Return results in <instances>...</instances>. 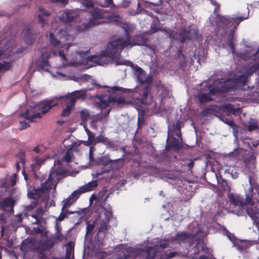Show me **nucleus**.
I'll list each match as a JSON object with an SVG mask.
<instances>
[{
	"label": "nucleus",
	"mask_w": 259,
	"mask_h": 259,
	"mask_svg": "<svg viewBox=\"0 0 259 259\" xmlns=\"http://www.w3.org/2000/svg\"><path fill=\"white\" fill-rule=\"evenodd\" d=\"M7 184V181L5 179H2L0 180V186L1 188L5 189L6 190V186Z\"/></svg>",
	"instance_id": "nucleus-64"
},
{
	"label": "nucleus",
	"mask_w": 259,
	"mask_h": 259,
	"mask_svg": "<svg viewBox=\"0 0 259 259\" xmlns=\"http://www.w3.org/2000/svg\"><path fill=\"white\" fill-rule=\"evenodd\" d=\"M217 86L218 88L219 95L226 94L231 90L235 89L234 83H232L230 79L226 80L223 84Z\"/></svg>",
	"instance_id": "nucleus-21"
},
{
	"label": "nucleus",
	"mask_w": 259,
	"mask_h": 259,
	"mask_svg": "<svg viewBox=\"0 0 259 259\" xmlns=\"http://www.w3.org/2000/svg\"><path fill=\"white\" fill-rule=\"evenodd\" d=\"M181 121H177L176 124H172L168 131V137L170 136V134L173 136L175 135L178 138H180L182 141V133L181 130Z\"/></svg>",
	"instance_id": "nucleus-19"
},
{
	"label": "nucleus",
	"mask_w": 259,
	"mask_h": 259,
	"mask_svg": "<svg viewBox=\"0 0 259 259\" xmlns=\"http://www.w3.org/2000/svg\"><path fill=\"white\" fill-rule=\"evenodd\" d=\"M58 54H59V56H60L61 57L62 60L65 61H67L66 57L64 53V50H62L61 49H60L58 51Z\"/></svg>",
	"instance_id": "nucleus-61"
},
{
	"label": "nucleus",
	"mask_w": 259,
	"mask_h": 259,
	"mask_svg": "<svg viewBox=\"0 0 259 259\" xmlns=\"http://www.w3.org/2000/svg\"><path fill=\"white\" fill-rule=\"evenodd\" d=\"M37 203V201L34 200L32 204L25 206V210L27 212L32 211L35 207Z\"/></svg>",
	"instance_id": "nucleus-52"
},
{
	"label": "nucleus",
	"mask_w": 259,
	"mask_h": 259,
	"mask_svg": "<svg viewBox=\"0 0 259 259\" xmlns=\"http://www.w3.org/2000/svg\"><path fill=\"white\" fill-rule=\"evenodd\" d=\"M190 29H187L185 27L181 28L180 32L178 34L175 31L169 30L168 37L175 40H179L181 42L184 43L187 39H190Z\"/></svg>",
	"instance_id": "nucleus-9"
},
{
	"label": "nucleus",
	"mask_w": 259,
	"mask_h": 259,
	"mask_svg": "<svg viewBox=\"0 0 259 259\" xmlns=\"http://www.w3.org/2000/svg\"><path fill=\"white\" fill-rule=\"evenodd\" d=\"M248 131L251 132L254 130L257 129V122L253 119H250L248 122Z\"/></svg>",
	"instance_id": "nucleus-36"
},
{
	"label": "nucleus",
	"mask_w": 259,
	"mask_h": 259,
	"mask_svg": "<svg viewBox=\"0 0 259 259\" xmlns=\"http://www.w3.org/2000/svg\"><path fill=\"white\" fill-rule=\"evenodd\" d=\"M156 87L158 92L160 93L161 101L168 95L169 92L168 89L163 84L161 83V81H158L156 83Z\"/></svg>",
	"instance_id": "nucleus-26"
},
{
	"label": "nucleus",
	"mask_w": 259,
	"mask_h": 259,
	"mask_svg": "<svg viewBox=\"0 0 259 259\" xmlns=\"http://www.w3.org/2000/svg\"><path fill=\"white\" fill-rule=\"evenodd\" d=\"M99 5L102 7H110L112 8H114L115 6L113 3V0H104V2H101L99 4Z\"/></svg>",
	"instance_id": "nucleus-42"
},
{
	"label": "nucleus",
	"mask_w": 259,
	"mask_h": 259,
	"mask_svg": "<svg viewBox=\"0 0 259 259\" xmlns=\"http://www.w3.org/2000/svg\"><path fill=\"white\" fill-rule=\"evenodd\" d=\"M87 227H86V235H89L91 234L93 231L95 227V223L94 222L93 223H90L89 222H87Z\"/></svg>",
	"instance_id": "nucleus-46"
},
{
	"label": "nucleus",
	"mask_w": 259,
	"mask_h": 259,
	"mask_svg": "<svg viewBox=\"0 0 259 259\" xmlns=\"http://www.w3.org/2000/svg\"><path fill=\"white\" fill-rule=\"evenodd\" d=\"M234 106L231 104H226L222 106V109L229 112H234Z\"/></svg>",
	"instance_id": "nucleus-51"
},
{
	"label": "nucleus",
	"mask_w": 259,
	"mask_h": 259,
	"mask_svg": "<svg viewBox=\"0 0 259 259\" xmlns=\"http://www.w3.org/2000/svg\"><path fill=\"white\" fill-rule=\"evenodd\" d=\"M35 212L37 214H33L32 217L35 219V222H34V223L36 224H39L40 223V221L37 216V214L39 215H42L44 213V210L42 208H38L35 210Z\"/></svg>",
	"instance_id": "nucleus-37"
},
{
	"label": "nucleus",
	"mask_w": 259,
	"mask_h": 259,
	"mask_svg": "<svg viewBox=\"0 0 259 259\" xmlns=\"http://www.w3.org/2000/svg\"><path fill=\"white\" fill-rule=\"evenodd\" d=\"M231 18H227L224 16H222L220 18V20L221 22H222L225 25L227 26L231 22Z\"/></svg>",
	"instance_id": "nucleus-54"
},
{
	"label": "nucleus",
	"mask_w": 259,
	"mask_h": 259,
	"mask_svg": "<svg viewBox=\"0 0 259 259\" xmlns=\"http://www.w3.org/2000/svg\"><path fill=\"white\" fill-rule=\"evenodd\" d=\"M98 186L97 181H92L80 187V190L83 193L94 190Z\"/></svg>",
	"instance_id": "nucleus-29"
},
{
	"label": "nucleus",
	"mask_w": 259,
	"mask_h": 259,
	"mask_svg": "<svg viewBox=\"0 0 259 259\" xmlns=\"http://www.w3.org/2000/svg\"><path fill=\"white\" fill-rule=\"evenodd\" d=\"M34 231L37 234H40L41 236H46L47 235V232L46 231H45L44 229L39 227L34 228Z\"/></svg>",
	"instance_id": "nucleus-55"
},
{
	"label": "nucleus",
	"mask_w": 259,
	"mask_h": 259,
	"mask_svg": "<svg viewBox=\"0 0 259 259\" xmlns=\"http://www.w3.org/2000/svg\"><path fill=\"white\" fill-rule=\"evenodd\" d=\"M259 70V64L256 63L255 64L251 66L248 68L244 73L243 74L248 77L251 76L253 73Z\"/></svg>",
	"instance_id": "nucleus-35"
},
{
	"label": "nucleus",
	"mask_w": 259,
	"mask_h": 259,
	"mask_svg": "<svg viewBox=\"0 0 259 259\" xmlns=\"http://www.w3.org/2000/svg\"><path fill=\"white\" fill-rule=\"evenodd\" d=\"M81 4L84 8L87 9L93 8L94 7V4L92 0H84L83 2H81Z\"/></svg>",
	"instance_id": "nucleus-49"
},
{
	"label": "nucleus",
	"mask_w": 259,
	"mask_h": 259,
	"mask_svg": "<svg viewBox=\"0 0 259 259\" xmlns=\"http://www.w3.org/2000/svg\"><path fill=\"white\" fill-rule=\"evenodd\" d=\"M236 39L235 37L233 32L230 33L228 36V40L227 41V45L231 49V52L233 54L235 53V41Z\"/></svg>",
	"instance_id": "nucleus-32"
},
{
	"label": "nucleus",
	"mask_w": 259,
	"mask_h": 259,
	"mask_svg": "<svg viewBox=\"0 0 259 259\" xmlns=\"http://www.w3.org/2000/svg\"><path fill=\"white\" fill-rule=\"evenodd\" d=\"M228 198L231 205L234 207H238L239 210L238 213L240 214L245 211V207H246V201L243 197L236 194L230 193L228 194Z\"/></svg>",
	"instance_id": "nucleus-8"
},
{
	"label": "nucleus",
	"mask_w": 259,
	"mask_h": 259,
	"mask_svg": "<svg viewBox=\"0 0 259 259\" xmlns=\"http://www.w3.org/2000/svg\"><path fill=\"white\" fill-rule=\"evenodd\" d=\"M109 142V139L103 136H99L96 138L95 143H103L104 144L108 143Z\"/></svg>",
	"instance_id": "nucleus-48"
},
{
	"label": "nucleus",
	"mask_w": 259,
	"mask_h": 259,
	"mask_svg": "<svg viewBox=\"0 0 259 259\" xmlns=\"http://www.w3.org/2000/svg\"><path fill=\"white\" fill-rule=\"evenodd\" d=\"M66 239L63 234L58 232L51 238L47 237L45 240H40L35 242L32 246V250L38 253L37 256L39 259H46V251L53 248L56 243L62 242Z\"/></svg>",
	"instance_id": "nucleus-3"
},
{
	"label": "nucleus",
	"mask_w": 259,
	"mask_h": 259,
	"mask_svg": "<svg viewBox=\"0 0 259 259\" xmlns=\"http://www.w3.org/2000/svg\"><path fill=\"white\" fill-rule=\"evenodd\" d=\"M113 20H115L109 10L96 8L91 13L89 23L92 25H95Z\"/></svg>",
	"instance_id": "nucleus-5"
},
{
	"label": "nucleus",
	"mask_w": 259,
	"mask_h": 259,
	"mask_svg": "<svg viewBox=\"0 0 259 259\" xmlns=\"http://www.w3.org/2000/svg\"><path fill=\"white\" fill-rule=\"evenodd\" d=\"M150 85L146 84L145 86L138 90L139 96L133 98L134 103L138 104L139 106L142 105H149L153 102V97L151 94Z\"/></svg>",
	"instance_id": "nucleus-6"
},
{
	"label": "nucleus",
	"mask_w": 259,
	"mask_h": 259,
	"mask_svg": "<svg viewBox=\"0 0 259 259\" xmlns=\"http://www.w3.org/2000/svg\"><path fill=\"white\" fill-rule=\"evenodd\" d=\"M247 77L245 76L243 74L240 75L237 77L233 79H230V81L232 83H234L235 88L236 85L240 87H244L247 82Z\"/></svg>",
	"instance_id": "nucleus-28"
},
{
	"label": "nucleus",
	"mask_w": 259,
	"mask_h": 259,
	"mask_svg": "<svg viewBox=\"0 0 259 259\" xmlns=\"http://www.w3.org/2000/svg\"><path fill=\"white\" fill-rule=\"evenodd\" d=\"M74 201H75L70 196H69L67 198L63 201V210H65V209H66L67 208L70 206Z\"/></svg>",
	"instance_id": "nucleus-40"
},
{
	"label": "nucleus",
	"mask_w": 259,
	"mask_h": 259,
	"mask_svg": "<svg viewBox=\"0 0 259 259\" xmlns=\"http://www.w3.org/2000/svg\"><path fill=\"white\" fill-rule=\"evenodd\" d=\"M112 94L109 97V101L111 103H116L119 105L125 102V98L120 94L116 93V92H124V88L121 87H114L112 88Z\"/></svg>",
	"instance_id": "nucleus-14"
},
{
	"label": "nucleus",
	"mask_w": 259,
	"mask_h": 259,
	"mask_svg": "<svg viewBox=\"0 0 259 259\" xmlns=\"http://www.w3.org/2000/svg\"><path fill=\"white\" fill-rule=\"evenodd\" d=\"M213 110L210 108H206L203 110L201 112L202 115L204 116H207L209 114H211L212 113Z\"/></svg>",
	"instance_id": "nucleus-59"
},
{
	"label": "nucleus",
	"mask_w": 259,
	"mask_h": 259,
	"mask_svg": "<svg viewBox=\"0 0 259 259\" xmlns=\"http://www.w3.org/2000/svg\"><path fill=\"white\" fill-rule=\"evenodd\" d=\"M80 91L73 92L71 94L61 96L60 100L62 107L66 106L62 112L61 116L63 117H68L71 113V109L74 106L76 99L83 96Z\"/></svg>",
	"instance_id": "nucleus-4"
},
{
	"label": "nucleus",
	"mask_w": 259,
	"mask_h": 259,
	"mask_svg": "<svg viewBox=\"0 0 259 259\" xmlns=\"http://www.w3.org/2000/svg\"><path fill=\"white\" fill-rule=\"evenodd\" d=\"M157 252L156 247L149 246L143 249L141 253L145 257L144 259H154Z\"/></svg>",
	"instance_id": "nucleus-20"
},
{
	"label": "nucleus",
	"mask_w": 259,
	"mask_h": 259,
	"mask_svg": "<svg viewBox=\"0 0 259 259\" xmlns=\"http://www.w3.org/2000/svg\"><path fill=\"white\" fill-rule=\"evenodd\" d=\"M51 172L47 181L41 184L40 188H33L31 190H28V197L33 199L34 201L40 198L42 194L47 193L48 191L52 188L55 189L60 179V176L64 174L65 171L62 168H57Z\"/></svg>",
	"instance_id": "nucleus-2"
},
{
	"label": "nucleus",
	"mask_w": 259,
	"mask_h": 259,
	"mask_svg": "<svg viewBox=\"0 0 259 259\" xmlns=\"http://www.w3.org/2000/svg\"><path fill=\"white\" fill-rule=\"evenodd\" d=\"M255 192L252 186H250L246 195L245 201L247 205L253 206L259 203V186L254 188Z\"/></svg>",
	"instance_id": "nucleus-10"
},
{
	"label": "nucleus",
	"mask_w": 259,
	"mask_h": 259,
	"mask_svg": "<svg viewBox=\"0 0 259 259\" xmlns=\"http://www.w3.org/2000/svg\"><path fill=\"white\" fill-rule=\"evenodd\" d=\"M168 137V142L167 146V149L180 150L183 147V140L181 141V140H179V139L172 137Z\"/></svg>",
	"instance_id": "nucleus-22"
},
{
	"label": "nucleus",
	"mask_w": 259,
	"mask_h": 259,
	"mask_svg": "<svg viewBox=\"0 0 259 259\" xmlns=\"http://www.w3.org/2000/svg\"><path fill=\"white\" fill-rule=\"evenodd\" d=\"M247 18V17H238L236 18H231V22L238 25L241 21Z\"/></svg>",
	"instance_id": "nucleus-50"
},
{
	"label": "nucleus",
	"mask_w": 259,
	"mask_h": 259,
	"mask_svg": "<svg viewBox=\"0 0 259 259\" xmlns=\"http://www.w3.org/2000/svg\"><path fill=\"white\" fill-rule=\"evenodd\" d=\"M103 118V116L101 114H97L96 115L94 116L93 117L92 121L94 122H97L98 121L102 120Z\"/></svg>",
	"instance_id": "nucleus-62"
},
{
	"label": "nucleus",
	"mask_w": 259,
	"mask_h": 259,
	"mask_svg": "<svg viewBox=\"0 0 259 259\" xmlns=\"http://www.w3.org/2000/svg\"><path fill=\"white\" fill-rule=\"evenodd\" d=\"M207 88V90L208 91V94L211 97V96H215L219 95L218 88L217 85L213 84H209L207 83L205 86Z\"/></svg>",
	"instance_id": "nucleus-34"
},
{
	"label": "nucleus",
	"mask_w": 259,
	"mask_h": 259,
	"mask_svg": "<svg viewBox=\"0 0 259 259\" xmlns=\"http://www.w3.org/2000/svg\"><path fill=\"white\" fill-rule=\"evenodd\" d=\"M33 162L34 164L39 166L44 162V159L39 157H36L34 159Z\"/></svg>",
	"instance_id": "nucleus-60"
},
{
	"label": "nucleus",
	"mask_w": 259,
	"mask_h": 259,
	"mask_svg": "<svg viewBox=\"0 0 259 259\" xmlns=\"http://www.w3.org/2000/svg\"><path fill=\"white\" fill-rule=\"evenodd\" d=\"M135 70L137 81L140 84L143 85L147 83L150 85L153 80L151 75H147L145 71L137 65H136Z\"/></svg>",
	"instance_id": "nucleus-11"
},
{
	"label": "nucleus",
	"mask_w": 259,
	"mask_h": 259,
	"mask_svg": "<svg viewBox=\"0 0 259 259\" xmlns=\"http://www.w3.org/2000/svg\"><path fill=\"white\" fill-rule=\"evenodd\" d=\"M20 123V125L19 126L20 130H25L29 126V122H27L25 120L21 121Z\"/></svg>",
	"instance_id": "nucleus-57"
},
{
	"label": "nucleus",
	"mask_w": 259,
	"mask_h": 259,
	"mask_svg": "<svg viewBox=\"0 0 259 259\" xmlns=\"http://www.w3.org/2000/svg\"><path fill=\"white\" fill-rule=\"evenodd\" d=\"M17 174H14L10 177V184L11 186H14L16 183Z\"/></svg>",
	"instance_id": "nucleus-56"
},
{
	"label": "nucleus",
	"mask_w": 259,
	"mask_h": 259,
	"mask_svg": "<svg viewBox=\"0 0 259 259\" xmlns=\"http://www.w3.org/2000/svg\"><path fill=\"white\" fill-rule=\"evenodd\" d=\"M19 158L20 159V160L18 162H17L15 164L17 172H19L20 170L21 165L24 166L25 163L24 155H21L19 157Z\"/></svg>",
	"instance_id": "nucleus-43"
},
{
	"label": "nucleus",
	"mask_w": 259,
	"mask_h": 259,
	"mask_svg": "<svg viewBox=\"0 0 259 259\" xmlns=\"http://www.w3.org/2000/svg\"><path fill=\"white\" fill-rule=\"evenodd\" d=\"M73 247L71 246V242L67 244V248L66 251V258L70 259V254L72 251Z\"/></svg>",
	"instance_id": "nucleus-53"
},
{
	"label": "nucleus",
	"mask_w": 259,
	"mask_h": 259,
	"mask_svg": "<svg viewBox=\"0 0 259 259\" xmlns=\"http://www.w3.org/2000/svg\"><path fill=\"white\" fill-rule=\"evenodd\" d=\"M20 116L28 120L29 122L34 121L35 119L41 117V113L39 112L36 105L30 107L24 113L21 114Z\"/></svg>",
	"instance_id": "nucleus-12"
},
{
	"label": "nucleus",
	"mask_w": 259,
	"mask_h": 259,
	"mask_svg": "<svg viewBox=\"0 0 259 259\" xmlns=\"http://www.w3.org/2000/svg\"><path fill=\"white\" fill-rule=\"evenodd\" d=\"M15 204V201L11 197L5 198L0 202V207L4 211L11 212L13 211V208Z\"/></svg>",
	"instance_id": "nucleus-18"
},
{
	"label": "nucleus",
	"mask_w": 259,
	"mask_h": 259,
	"mask_svg": "<svg viewBox=\"0 0 259 259\" xmlns=\"http://www.w3.org/2000/svg\"><path fill=\"white\" fill-rule=\"evenodd\" d=\"M177 254H178V252H175V251L170 252L169 253H168L165 255V258H166V259L171 258Z\"/></svg>",
	"instance_id": "nucleus-63"
},
{
	"label": "nucleus",
	"mask_w": 259,
	"mask_h": 259,
	"mask_svg": "<svg viewBox=\"0 0 259 259\" xmlns=\"http://www.w3.org/2000/svg\"><path fill=\"white\" fill-rule=\"evenodd\" d=\"M73 157V154L71 150H68L65 155L61 158V160H58L57 162H55V167H52L51 172H53V170H56L59 168H62L66 171L65 169L62 166L61 162L65 161L69 163L72 161Z\"/></svg>",
	"instance_id": "nucleus-17"
},
{
	"label": "nucleus",
	"mask_w": 259,
	"mask_h": 259,
	"mask_svg": "<svg viewBox=\"0 0 259 259\" xmlns=\"http://www.w3.org/2000/svg\"><path fill=\"white\" fill-rule=\"evenodd\" d=\"M58 104L57 103L54 102L53 100L43 101L37 104L36 106L38 108L39 112L42 114H46L48 112L52 107Z\"/></svg>",
	"instance_id": "nucleus-15"
},
{
	"label": "nucleus",
	"mask_w": 259,
	"mask_h": 259,
	"mask_svg": "<svg viewBox=\"0 0 259 259\" xmlns=\"http://www.w3.org/2000/svg\"><path fill=\"white\" fill-rule=\"evenodd\" d=\"M245 210L254 221H257L259 219V209L253 208L252 206L247 207L246 208L245 207Z\"/></svg>",
	"instance_id": "nucleus-27"
},
{
	"label": "nucleus",
	"mask_w": 259,
	"mask_h": 259,
	"mask_svg": "<svg viewBox=\"0 0 259 259\" xmlns=\"http://www.w3.org/2000/svg\"><path fill=\"white\" fill-rule=\"evenodd\" d=\"M83 193V192H82V190H80V188L79 187L78 189L72 192L69 196L75 201L79 198V196Z\"/></svg>",
	"instance_id": "nucleus-45"
},
{
	"label": "nucleus",
	"mask_w": 259,
	"mask_h": 259,
	"mask_svg": "<svg viewBox=\"0 0 259 259\" xmlns=\"http://www.w3.org/2000/svg\"><path fill=\"white\" fill-rule=\"evenodd\" d=\"M22 34L24 35L25 42L29 45L33 44L36 39V36L39 34L37 31L32 27H30L29 25L23 29Z\"/></svg>",
	"instance_id": "nucleus-13"
},
{
	"label": "nucleus",
	"mask_w": 259,
	"mask_h": 259,
	"mask_svg": "<svg viewBox=\"0 0 259 259\" xmlns=\"http://www.w3.org/2000/svg\"><path fill=\"white\" fill-rule=\"evenodd\" d=\"M78 17L76 12L71 10H65L63 12L59 19L65 23H69L73 21Z\"/></svg>",
	"instance_id": "nucleus-16"
},
{
	"label": "nucleus",
	"mask_w": 259,
	"mask_h": 259,
	"mask_svg": "<svg viewBox=\"0 0 259 259\" xmlns=\"http://www.w3.org/2000/svg\"><path fill=\"white\" fill-rule=\"evenodd\" d=\"M49 39L51 44L54 47H57L60 44V41L55 38L54 34L50 32L49 34Z\"/></svg>",
	"instance_id": "nucleus-44"
},
{
	"label": "nucleus",
	"mask_w": 259,
	"mask_h": 259,
	"mask_svg": "<svg viewBox=\"0 0 259 259\" xmlns=\"http://www.w3.org/2000/svg\"><path fill=\"white\" fill-rule=\"evenodd\" d=\"M125 31L126 39L118 38L110 41L107 45L106 50L101 52L102 56L114 59L117 56L118 53L121 52L125 47L128 46H146V43L149 41V34L147 32L130 36L127 30H125Z\"/></svg>",
	"instance_id": "nucleus-1"
},
{
	"label": "nucleus",
	"mask_w": 259,
	"mask_h": 259,
	"mask_svg": "<svg viewBox=\"0 0 259 259\" xmlns=\"http://www.w3.org/2000/svg\"><path fill=\"white\" fill-rule=\"evenodd\" d=\"M169 30H167L164 29L161 24L160 23L159 21H158L157 22H153L151 24L150 30L147 33L149 35L155 33L158 31H163L168 34Z\"/></svg>",
	"instance_id": "nucleus-25"
},
{
	"label": "nucleus",
	"mask_w": 259,
	"mask_h": 259,
	"mask_svg": "<svg viewBox=\"0 0 259 259\" xmlns=\"http://www.w3.org/2000/svg\"><path fill=\"white\" fill-rule=\"evenodd\" d=\"M255 156L252 153V152H249L245 154L243 157L244 163L246 166H252V167H255Z\"/></svg>",
	"instance_id": "nucleus-24"
},
{
	"label": "nucleus",
	"mask_w": 259,
	"mask_h": 259,
	"mask_svg": "<svg viewBox=\"0 0 259 259\" xmlns=\"http://www.w3.org/2000/svg\"><path fill=\"white\" fill-rule=\"evenodd\" d=\"M11 67L10 62L4 61L3 63H0V72H4L9 70Z\"/></svg>",
	"instance_id": "nucleus-41"
},
{
	"label": "nucleus",
	"mask_w": 259,
	"mask_h": 259,
	"mask_svg": "<svg viewBox=\"0 0 259 259\" xmlns=\"http://www.w3.org/2000/svg\"><path fill=\"white\" fill-rule=\"evenodd\" d=\"M99 164L103 165L104 166L108 165V164H112V161L108 157L106 156H102L99 159Z\"/></svg>",
	"instance_id": "nucleus-39"
},
{
	"label": "nucleus",
	"mask_w": 259,
	"mask_h": 259,
	"mask_svg": "<svg viewBox=\"0 0 259 259\" xmlns=\"http://www.w3.org/2000/svg\"><path fill=\"white\" fill-rule=\"evenodd\" d=\"M39 10L40 12L39 14L38 15V18L39 20V23L41 24V26L43 27L45 26L46 22V20L45 19V17H47L50 16L51 13L49 11H46L43 8L39 7Z\"/></svg>",
	"instance_id": "nucleus-31"
},
{
	"label": "nucleus",
	"mask_w": 259,
	"mask_h": 259,
	"mask_svg": "<svg viewBox=\"0 0 259 259\" xmlns=\"http://www.w3.org/2000/svg\"><path fill=\"white\" fill-rule=\"evenodd\" d=\"M109 219L105 218V219L102 220L98 229V235L102 233L103 236L104 237L108 234V230L109 228Z\"/></svg>",
	"instance_id": "nucleus-23"
},
{
	"label": "nucleus",
	"mask_w": 259,
	"mask_h": 259,
	"mask_svg": "<svg viewBox=\"0 0 259 259\" xmlns=\"http://www.w3.org/2000/svg\"><path fill=\"white\" fill-rule=\"evenodd\" d=\"M94 150V148L92 146L90 147V151H89V159H90V162L93 163L94 161V154L93 151Z\"/></svg>",
	"instance_id": "nucleus-58"
},
{
	"label": "nucleus",
	"mask_w": 259,
	"mask_h": 259,
	"mask_svg": "<svg viewBox=\"0 0 259 259\" xmlns=\"http://www.w3.org/2000/svg\"><path fill=\"white\" fill-rule=\"evenodd\" d=\"M196 98L198 99L199 103L201 104H204L212 101L213 100L208 93H202L201 92L198 93L196 95Z\"/></svg>",
	"instance_id": "nucleus-30"
},
{
	"label": "nucleus",
	"mask_w": 259,
	"mask_h": 259,
	"mask_svg": "<svg viewBox=\"0 0 259 259\" xmlns=\"http://www.w3.org/2000/svg\"><path fill=\"white\" fill-rule=\"evenodd\" d=\"M90 116V112L87 109H84L80 112V116L82 121L86 122Z\"/></svg>",
	"instance_id": "nucleus-38"
},
{
	"label": "nucleus",
	"mask_w": 259,
	"mask_h": 259,
	"mask_svg": "<svg viewBox=\"0 0 259 259\" xmlns=\"http://www.w3.org/2000/svg\"><path fill=\"white\" fill-rule=\"evenodd\" d=\"M40 62L39 63V66L41 68L44 69L45 67L49 66V56L47 53H42L40 56Z\"/></svg>",
	"instance_id": "nucleus-33"
},
{
	"label": "nucleus",
	"mask_w": 259,
	"mask_h": 259,
	"mask_svg": "<svg viewBox=\"0 0 259 259\" xmlns=\"http://www.w3.org/2000/svg\"><path fill=\"white\" fill-rule=\"evenodd\" d=\"M202 232L201 230H197L194 233H189L187 232H183L181 233H178L175 238H174V240L177 241L179 243H187L189 244V245L191 246L193 244L194 242V240L196 236L199 235Z\"/></svg>",
	"instance_id": "nucleus-7"
},
{
	"label": "nucleus",
	"mask_w": 259,
	"mask_h": 259,
	"mask_svg": "<svg viewBox=\"0 0 259 259\" xmlns=\"http://www.w3.org/2000/svg\"><path fill=\"white\" fill-rule=\"evenodd\" d=\"M68 213H72V212H69L68 210L66 209L65 210H63V208L62 207L61 212L60 214V215H59L57 220L59 221H63L64 220V219L67 217V214Z\"/></svg>",
	"instance_id": "nucleus-47"
}]
</instances>
